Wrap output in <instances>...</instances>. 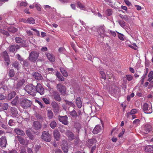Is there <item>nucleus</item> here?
I'll use <instances>...</instances> for the list:
<instances>
[{
  "label": "nucleus",
  "instance_id": "34",
  "mask_svg": "<svg viewBox=\"0 0 153 153\" xmlns=\"http://www.w3.org/2000/svg\"><path fill=\"white\" fill-rule=\"evenodd\" d=\"M27 23L34 24L35 23V20L32 17L28 18L27 19Z\"/></svg>",
  "mask_w": 153,
  "mask_h": 153
},
{
  "label": "nucleus",
  "instance_id": "50",
  "mask_svg": "<svg viewBox=\"0 0 153 153\" xmlns=\"http://www.w3.org/2000/svg\"><path fill=\"white\" fill-rule=\"evenodd\" d=\"M8 124L10 126H12L14 125L15 123L13 120H10L9 121Z\"/></svg>",
  "mask_w": 153,
  "mask_h": 153
},
{
  "label": "nucleus",
  "instance_id": "51",
  "mask_svg": "<svg viewBox=\"0 0 153 153\" xmlns=\"http://www.w3.org/2000/svg\"><path fill=\"white\" fill-rule=\"evenodd\" d=\"M100 74L101 75L102 78L103 79H106V75L105 73L103 71H101Z\"/></svg>",
  "mask_w": 153,
  "mask_h": 153
},
{
  "label": "nucleus",
  "instance_id": "26",
  "mask_svg": "<svg viewBox=\"0 0 153 153\" xmlns=\"http://www.w3.org/2000/svg\"><path fill=\"white\" fill-rule=\"evenodd\" d=\"M25 81L23 79H19L17 84V87H21L25 83Z\"/></svg>",
  "mask_w": 153,
  "mask_h": 153
},
{
  "label": "nucleus",
  "instance_id": "18",
  "mask_svg": "<svg viewBox=\"0 0 153 153\" xmlns=\"http://www.w3.org/2000/svg\"><path fill=\"white\" fill-rule=\"evenodd\" d=\"M53 134L55 139L58 141L59 139L60 135L59 132L57 130H55L53 132Z\"/></svg>",
  "mask_w": 153,
  "mask_h": 153
},
{
  "label": "nucleus",
  "instance_id": "35",
  "mask_svg": "<svg viewBox=\"0 0 153 153\" xmlns=\"http://www.w3.org/2000/svg\"><path fill=\"white\" fill-rule=\"evenodd\" d=\"M47 115L50 119H51L53 117V113L51 110L47 111Z\"/></svg>",
  "mask_w": 153,
  "mask_h": 153
},
{
  "label": "nucleus",
  "instance_id": "41",
  "mask_svg": "<svg viewBox=\"0 0 153 153\" xmlns=\"http://www.w3.org/2000/svg\"><path fill=\"white\" fill-rule=\"evenodd\" d=\"M14 70L13 69H10L9 73V75L10 77H13L15 75Z\"/></svg>",
  "mask_w": 153,
  "mask_h": 153
},
{
  "label": "nucleus",
  "instance_id": "39",
  "mask_svg": "<svg viewBox=\"0 0 153 153\" xmlns=\"http://www.w3.org/2000/svg\"><path fill=\"white\" fill-rule=\"evenodd\" d=\"M16 95L15 92L13 91L11 92L8 94V98L10 99H12Z\"/></svg>",
  "mask_w": 153,
  "mask_h": 153
},
{
  "label": "nucleus",
  "instance_id": "23",
  "mask_svg": "<svg viewBox=\"0 0 153 153\" xmlns=\"http://www.w3.org/2000/svg\"><path fill=\"white\" fill-rule=\"evenodd\" d=\"M77 8L80 9L81 10H86L85 5L83 4L80 1H78L77 2Z\"/></svg>",
  "mask_w": 153,
  "mask_h": 153
},
{
  "label": "nucleus",
  "instance_id": "45",
  "mask_svg": "<svg viewBox=\"0 0 153 153\" xmlns=\"http://www.w3.org/2000/svg\"><path fill=\"white\" fill-rule=\"evenodd\" d=\"M128 46L131 48L135 50H136L137 49V46L135 43H133L132 45H128Z\"/></svg>",
  "mask_w": 153,
  "mask_h": 153
},
{
  "label": "nucleus",
  "instance_id": "57",
  "mask_svg": "<svg viewBox=\"0 0 153 153\" xmlns=\"http://www.w3.org/2000/svg\"><path fill=\"white\" fill-rule=\"evenodd\" d=\"M106 12L107 15L108 16L111 15L112 13L111 10L110 9H108L106 11Z\"/></svg>",
  "mask_w": 153,
  "mask_h": 153
},
{
  "label": "nucleus",
  "instance_id": "7",
  "mask_svg": "<svg viewBox=\"0 0 153 153\" xmlns=\"http://www.w3.org/2000/svg\"><path fill=\"white\" fill-rule=\"evenodd\" d=\"M7 144L6 138L5 136L1 137L0 138V146L2 148L6 147Z\"/></svg>",
  "mask_w": 153,
  "mask_h": 153
},
{
  "label": "nucleus",
  "instance_id": "31",
  "mask_svg": "<svg viewBox=\"0 0 153 153\" xmlns=\"http://www.w3.org/2000/svg\"><path fill=\"white\" fill-rule=\"evenodd\" d=\"M53 97L54 99L56 101H60L61 98L59 95L57 93H55L53 95Z\"/></svg>",
  "mask_w": 153,
  "mask_h": 153
},
{
  "label": "nucleus",
  "instance_id": "14",
  "mask_svg": "<svg viewBox=\"0 0 153 153\" xmlns=\"http://www.w3.org/2000/svg\"><path fill=\"white\" fill-rule=\"evenodd\" d=\"M144 133L147 134L152 130V127L149 124H146L143 128Z\"/></svg>",
  "mask_w": 153,
  "mask_h": 153
},
{
  "label": "nucleus",
  "instance_id": "20",
  "mask_svg": "<svg viewBox=\"0 0 153 153\" xmlns=\"http://www.w3.org/2000/svg\"><path fill=\"white\" fill-rule=\"evenodd\" d=\"M105 27L104 25L99 27L98 30V32L100 33V34L101 36H105Z\"/></svg>",
  "mask_w": 153,
  "mask_h": 153
},
{
  "label": "nucleus",
  "instance_id": "54",
  "mask_svg": "<svg viewBox=\"0 0 153 153\" xmlns=\"http://www.w3.org/2000/svg\"><path fill=\"white\" fill-rule=\"evenodd\" d=\"M42 100L46 104H48L50 103V101L48 99L46 98H43Z\"/></svg>",
  "mask_w": 153,
  "mask_h": 153
},
{
  "label": "nucleus",
  "instance_id": "32",
  "mask_svg": "<svg viewBox=\"0 0 153 153\" xmlns=\"http://www.w3.org/2000/svg\"><path fill=\"white\" fill-rule=\"evenodd\" d=\"M96 142V140L94 138L89 139L88 141V144L90 145V146H92L94 143H95Z\"/></svg>",
  "mask_w": 153,
  "mask_h": 153
},
{
  "label": "nucleus",
  "instance_id": "4",
  "mask_svg": "<svg viewBox=\"0 0 153 153\" xmlns=\"http://www.w3.org/2000/svg\"><path fill=\"white\" fill-rule=\"evenodd\" d=\"M42 138L43 140L49 142L51 140V136L49 134L48 131H44L42 133Z\"/></svg>",
  "mask_w": 153,
  "mask_h": 153
},
{
  "label": "nucleus",
  "instance_id": "3",
  "mask_svg": "<svg viewBox=\"0 0 153 153\" xmlns=\"http://www.w3.org/2000/svg\"><path fill=\"white\" fill-rule=\"evenodd\" d=\"M39 56V54L36 52H31L30 54L29 59L30 61H35Z\"/></svg>",
  "mask_w": 153,
  "mask_h": 153
},
{
  "label": "nucleus",
  "instance_id": "28",
  "mask_svg": "<svg viewBox=\"0 0 153 153\" xmlns=\"http://www.w3.org/2000/svg\"><path fill=\"white\" fill-rule=\"evenodd\" d=\"M18 141L20 143L22 144H24L25 143V140L21 136H17L16 137Z\"/></svg>",
  "mask_w": 153,
  "mask_h": 153
},
{
  "label": "nucleus",
  "instance_id": "9",
  "mask_svg": "<svg viewBox=\"0 0 153 153\" xmlns=\"http://www.w3.org/2000/svg\"><path fill=\"white\" fill-rule=\"evenodd\" d=\"M36 91L40 93V94L42 95L44 93V89L42 87L41 85L39 83H38L35 87Z\"/></svg>",
  "mask_w": 153,
  "mask_h": 153
},
{
  "label": "nucleus",
  "instance_id": "17",
  "mask_svg": "<svg viewBox=\"0 0 153 153\" xmlns=\"http://www.w3.org/2000/svg\"><path fill=\"white\" fill-rule=\"evenodd\" d=\"M20 47V46L17 45H11L9 47V51H10L13 52L19 49Z\"/></svg>",
  "mask_w": 153,
  "mask_h": 153
},
{
  "label": "nucleus",
  "instance_id": "33",
  "mask_svg": "<svg viewBox=\"0 0 153 153\" xmlns=\"http://www.w3.org/2000/svg\"><path fill=\"white\" fill-rule=\"evenodd\" d=\"M10 110L12 114L14 115H16L18 113L16 108L15 107H11Z\"/></svg>",
  "mask_w": 153,
  "mask_h": 153
},
{
  "label": "nucleus",
  "instance_id": "56",
  "mask_svg": "<svg viewBox=\"0 0 153 153\" xmlns=\"http://www.w3.org/2000/svg\"><path fill=\"white\" fill-rule=\"evenodd\" d=\"M35 7L36 8L37 10L39 11H40L41 10V8L40 5L38 4H36L35 5Z\"/></svg>",
  "mask_w": 153,
  "mask_h": 153
},
{
  "label": "nucleus",
  "instance_id": "38",
  "mask_svg": "<svg viewBox=\"0 0 153 153\" xmlns=\"http://www.w3.org/2000/svg\"><path fill=\"white\" fill-rule=\"evenodd\" d=\"M8 30L9 31L11 32L12 33H14L17 31V29L14 27H11L8 29Z\"/></svg>",
  "mask_w": 153,
  "mask_h": 153
},
{
  "label": "nucleus",
  "instance_id": "60",
  "mask_svg": "<svg viewBox=\"0 0 153 153\" xmlns=\"http://www.w3.org/2000/svg\"><path fill=\"white\" fill-rule=\"evenodd\" d=\"M26 133L27 135L29 137H30L32 135L31 133L29 130H27L26 131Z\"/></svg>",
  "mask_w": 153,
  "mask_h": 153
},
{
  "label": "nucleus",
  "instance_id": "10",
  "mask_svg": "<svg viewBox=\"0 0 153 153\" xmlns=\"http://www.w3.org/2000/svg\"><path fill=\"white\" fill-rule=\"evenodd\" d=\"M15 39L16 42L17 43H21V45L20 47H25L26 46L25 44V41L23 39L20 37H16L15 38Z\"/></svg>",
  "mask_w": 153,
  "mask_h": 153
},
{
  "label": "nucleus",
  "instance_id": "48",
  "mask_svg": "<svg viewBox=\"0 0 153 153\" xmlns=\"http://www.w3.org/2000/svg\"><path fill=\"white\" fill-rule=\"evenodd\" d=\"M8 108V105L7 103H5L3 105L2 108L4 110H7Z\"/></svg>",
  "mask_w": 153,
  "mask_h": 153
},
{
  "label": "nucleus",
  "instance_id": "1",
  "mask_svg": "<svg viewBox=\"0 0 153 153\" xmlns=\"http://www.w3.org/2000/svg\"><path fill=\"white\" fill-rule=\"evenodd\" d=\"M25 90L29 94L34 95L36 93L35 87L31 84L26 85L25 88Z\"/></svg>",
  "mask_w": 153,
  "mask_h": 153
},
{
  "label": "nucleus",
  "instance_id": "6",
  "mask_svg": "<svg viewBox=\"0 0 153 153\" xmlns=\"http://www.w3.org/2000/svg\"><path fill=\"white\" fill-rule=\"evenodd\" d=\"M143 108L144 113L146 114H149L152 112V106L149 107L148 104L146 103L144 104Z\"/></svg>",
  "mask_w": 153,
  "mask_h": 153
},
{
  "label": "nucleus",
  "instance_id": "30",
  "mask_svg": "<svg viewBox=\"0 0 153 153\" xmlns=\"http://www.w3.org/2000/svg\"><path fill=\"white\" fill-rule=\"evenodd\" d=\"M12 66L18 70H19L20 68L19 63L17 61H15L13 63Z\"/></svg>",
  "mask_w": 153,
  "mask_h": 153
},
{
  "label": "nucleus",
  "instance_id": "11",
  "mask_svg": "<svg viewBox=\"0 0 153 153\" xmlns=\"http://www.w3.org/2000/svg\"><path fill=\"white\" fill-rule=\"evenodd\" d=\"M116 88H117V87H116L113 85L110 86L108 85L106 86V90L111 93H115L117 92Z\"/></svg>",
  "mask_w": 153,
  "mask_h": 153
},
{
  "label": "nucleus",
  "instance_id": "49",
  "mask_svg": "<svg viewBox=\"0 0 153 153\" xmlns=\"http://www.w3.org/2000/svg\"><path fill=\"white\" fill-rule=\"evenodd\" d=\"M117 33L119 34L118 35L119 38L121 40H124V38L123 37L124 36L122 34L119 33V32H117Z\"/></svg>",
  "mask_w": 153,
  "mask_h": 153
},
{
  "label": "nucleus",
  "instance_id": "58",
  "mask_svg": "<svg viewBox=\"0 0 153 153\" xmlns=\"http://www.w3.org/2000/svg\"><path fill=\"white\" fill-rule=\"evenodd\" d=\"M125 131V130L124 129H122V132H121L119 134V135H118L119 137H121L123 136V135L124 134V133Z\"/></svg>",
  "mask_w": 153,
  "mask_h": 153
},
{
  "label": "nucleus",
  "instance_id": "21",
  "mask_svg": "<svg viewBox=\"0 0 153 153\" xmlns=\"http://www.w3.org/2000/svg\"><path fill=\"white\" fill-rule=\"evenodd\" d=\"M76 103L78 108H80L82 107V102L80 97H78L76 99Z\"/></svg>",
  "mask_w": 153,
  "mask_h": 153
},
{
  "label": "nucleus",
  "instance_id": "52",
  "mask_svg": "<svg viewBox=\"0 0 153 153\" xmlns=\"http://www.w3.org/2000/svg\"><path fill=\"white\" fill-rule=\"evenodd\" d=\"M146 76L143 75L141 77V79L140 80V82L141 84H143L144 82V80L146 77Z\"/></svg>",
  "mask_w": 153,
  "mask_h": 153
},
{
  "label": "nucleus",
  "instance_id": "24",
  "mask_svg": "<svg viewBox=\"0 0 153 153\" xmlns=\"http://www.w3.org/2000/svg\"><path fill=\"white\" fill-rule=\"evenodd\" d=\"M60 70L63 76L65 77H67L68 76V74L66 68L65 67H61L60 68Z\"/></svg>",
  "mask_w": 153,
  "mask_h": 153
},
{
  "label": "nucleus",
  "instance_id": "25",
  "mask_svg": "<svg viewBox=\"0 0 153 153\" xmlns=\"http://www.w3.org/2000/svg\"><path fill=\"white\" fill-rule=\"evenodd\" d=\"M33 126L35 129L38 130L41 128L42 125L38 121H35L33 122Z\"/></svg>",
  "mask_w": 153,
  "mask_h": 153
},
{
  "label": "nucleus",
  "instance_id": "47",
  "mask_svg": "<svg viewBox=\"0 0 153 153\" xmlns=\"http://www.w3.org/2000/svg\"><path fill=\"white\" fill-rule=\"evenodd\" d=\"M119 24L122 27H124L125 26V22L123 20H120L119 22Z\"/></svg>",
  "mask_w": 153,
  "mask_h": 153
},
{
  "label": "nucleus",
  "instance_id": "42",
  "mask_svg": "<svg viewBox=\"0 0 153 153\" xmlns=\"http://www.w3.org/2000/svg\"><path fill=\"white\" fill-rule=\"evenodd\" d=\"M44 8L46 10H47L48 9H51L52 10H55V11H56V9H55L54 7L52 8L50 6L48 5H45L44 7Z\"/></svg>",
  "mask_w": 153,
  "mask_h": 153
},
{
  "label": "nucleus",
  "instance_id": "37",
  "mask_svg": "<svg viewBox=\"0 0 153 153\" xmlns=\"http://www.w3.org/2000/svg\"><path fill=\"white\" fill-rule=\"evenodd\" d=\"M18 98L17 97H16L15 99L11 102V104L13 105L16 106L18 101Z\"/></svg>",
  "mask_w": 153,
  "mask_h": 153
},
{
  "label": "nucleus",
  "instance_id": "27",
  "mask_svg": "<svg viewBox=\"0 0 153 153\" xmlns=\"http://www.w3.org/2000/svg\"><path fill=\"white\" fill-rule=\"evenodd\" d=\"M33 76L36 79L38 80H41L42 78L41 75L38 73H35L33 75Z\"/></svg>",
  "mask_w": 153,
  "mask_h": 153
},
{
  "label": "nucleus",
  "instance_id": "22",
  "mask_svg": "<svg viewBox=\"0 0 153 153\" xmlns=\"http://www.w3.org/2000/svg\"><path fill=\"white\" fill-rule=\"evenodd\" d=\"M101 130V128L100 126L99 125H97L94 128L93 132L95 134H96L100 132Z\"/></svg>",
  "mask_w": 153,
  "mask_h": 153
},
{
  "label": "nucleus",
  "instance_id": "55",
  "mask_svg": "<svg viewBox=\"0 0 153 153\" xmlns=\"http://www.w3.org/2000/svg\"><path fill=\"white\" fill-rule=\"evenodd\" d=\"M140 123V120L138 119H135L133 122L134 124H135L136 126L138 125Z\"/></svg>",
  "mask_w": 153,
  "mask_h": 153
},
{
  "label": "nucleus",
  "instance_id": "29",
  "mask_svg": "<svg viewBox=\"0 0 153 153\" xmlns=\"http://www.w3.org/2000/svg\"><path fill=\"white\" fill-rule=\"evenodd\" d=\"M15 132L17 134L21 135H23L25 134V132L22 130L19 129H16L15 130Z\"/></svg>",
  "mask_w": 153,
  "mask_h": 153
},
{
  "label": "nucleus",
  "instance_id": "15",
  "mask_svg": "<svg viewBox=\"0 0 153 153\" xmlns=\"http://www.w3.org/2000/svg\"><path fill=\"white\" fill-rule=\"evenodd\" d=\"M48 59L51 62H54L55 61V58L54 55L52 54L46 53H45Z\"/></svg>",
  "mask_w": 153,
  "mask_h": 153
},
{
  "label": "nucleus",
  "instance_id": "63",
  "mask_svg": "<svg viewBox=\"0 0 153 153\" xmlns=\"http://www.w3.org/2000/svg\"><path fill=\"white\" fill-rule=\"evenodd\" d=\"M20 21L24 23H27V19H25L22 18L20 20Z\"/></svg>",
  "mask_w": 153,
  "mask_h": 153
},
{
  "label": "nucleus",
  "instance_id": "13",
  "mask_svg": "<svg viewBox=\"0 0 153 153\" xmlns=\"http://www.w3.org/2000/svg\"><path fill=\"white\" fill-rule=\"evenodd\" d=\"M3 55L4 57V61L6 62L7 65H8L10 64V60L9 56L6 51H4L3 52Z\"/></svg>",
  "mask_w": 153,
  "mask_h": 153
},
{
  "label": "nucleus",
  "instance_id": "2",
  "mask_svg": "<svg viewBox=\"0 0 153 153\" xmlns=\"http://www.w3.org/2000/svg\"><path fill=\"white\" fill-rule=\"evenodd\" d=\"M31 104V101L27 99L23 100L21 102V106L25 108L30 107Z\"/></svg>",
  "mask_w": 153,
  "mask_h": 153
},
{
  "label": "nucleus",
  "instance_id": "40",
  "mask_svg": "<svg viewBox=\"0 0 153 153\" xmlns=\"http://www.w3.org/2000/svg\"><path fill=\"white\" fill-rule=\"evenodd\" d=\"M70 114L71 115L75 117H77L78 116L76 111L74 110L70 112Z\"/></svg>",
  "mask_w": 153,
  "mask_h": 153
},
{
  "label": "nucleus",
  "instance_id": "36",
  "mask_svg": "<svg viewBox=\"0 0 153 153\" xmlns=\"http://www.w3.org/2000/svg\"><path fill=\"white\" fill-rule=\"evenodd\" d=\"M57 126V124L55 121H53L51 122L50 124V126L53 129L54 128Z\"/></svg>",
  "mask_w": 153,
  "mask_h": 153
},
{
  "label": "nucleus",
  "instance_id": "16",
  "mask_svg": "<svg viewBox=\"0 0 153 153\" xmlns=\"http://www.w3.org/2000/svg\"><path fill=\"white\" fill-rule=\"evenodd\" d=\"M66 134L70 140H72L74 138V136L73 133L69 130L66 131Z\"/></svg>",
  "mask_w": 153,
  "mask_h": 153
},
{
  "label": "nucleus",
  "instance_id": "62",
  "mask_svg": "<svg viewBox=\"0 0 153 153\" xmlns=\"http://www.w3.org/2000/svg\"><path fill=\"white\" fill-rule=\"evenodd\" d=\"M58 51L60 53H63L65 51V49L61 47L59 48Z\"/></svg>",
  "mask_w": 153,
  "mask_h": 153
},
{
  "label": "nucleus",
  "instance_id": "59",
  "mask_svg": "<svg viewBox=\"0 0 153 153\" xmlns=\"http://www.w3.org/2000/svg\"><path fill=\"white\" fill-rule=\"evenodd\" d=\"M36 102H37L38 104H39V105H40V108H42L44 107V106H43L42 104V102H41L37 100H36Z\"/></svg>",
  "mask_w": 153,
  "mask_h": 153
},
{
  "label": "nucleus",
  "instance_id": "8",
  "mask_svg": "<svg viewBox=\"0 0 153 153\" xmlns=\"http://www.w3.org/2000/svg\"><path fill=\"white\" fill-rule=\"evenodd\" d=\"M57 89L62 94H64L66 93V88L65 87L60 83L57 84L56 86Z\"/></svg>",
  "mask_w": 153,
  "mask_h": 153
},
{
  "label": "nucleus",
  "instance_id": "44",
  "mask_svg": "<svg viewBox=\"0 0 153 153\" xmlns=\"http://www.w3.org/2000/svg\"><path fill=\"white\" fill-rule=\"evenodd\" d=\"M126 77L127 80L129 81L132 80L133 78V76L130 74L126 75Z\"/></svg>",
  "mask_w": 153,
  "mask_h": 153
},
{
  "label": "nucleus",
  "instance_id": "5",
  "mask_svg": "<svg viewBox=\"0 0 153 153\" xmlns=\"http://www.w3.org/2000/svg\"><path fill=\"white\" fill-rule=\"evenodd\" d=\"M58 120L59 121L65 125H67L68 124V118L66 115L65 116H59Z\"/></svg>",
  "mask_w": 153,
  "mask_h": 153
},
{
  "label": "nucleus",
  "instance_id": "64",
  "mask_svg": "<svg viewBox=\"0 0 153 153\" xmlns=\"http://www.w3.org/2000/svg\"><path fill=\"white\" fill-rule=\"evenodd\" d=\"M148 77H153V71H151L149 74L148 75Z\"/></svg>",
  "mask_w": 153,
  "mask_h": 153
},
{
  "label": "nucleus",
  "instance_id": "61",
  "mask_svg": "<svg viewBox=\"0 0 153 153\" xmlns=\"http://www.w3.org/2000/svg\"><path fill=\"white\" fill-rule=\"evenodd\" d=\"M27 5V3L25 2H22L20 3V5L21 6H23L24 7L26 6Z\"/></svg>",
  "mask_w": 153,
  "mask_h": 153
},
{
  "label": "nucleus",
  "instance_id": "19",
  "mask_svg": "<svg viewBox=\"0 0 153 153\" xmlns=\"http://www.w3.org/2000/svg\"><path fill=\"white\" fill-rule=\"evenodd\" d=\"M52 108H53L54 111L57 113L59 111V108L57 104L55 102H53L51 103Z\"/></svg>",
  "mask_w": 153,
  "mask_h": 153
},
{
  "label": "nucleus",
  "instance_id": "46",
  "mask_svg": "<svg viewBox=\"0 0 153 153\" xmlns=\"http://www.w3.org/2000/svg\"><path fill=\"white\" fill-rule=\"evenodd\" d=\"M0 33H1L3 34H5L7 36H8L9 33L7 31H5L3 29H0Z\"/></svg>",
  "mask_w": 153,
  "mask_h": 153
},
{
  "label": "nucleus",
  "instance_id": "53",
  "mask_svg": "<svg viewBox=\"0 0 153 153\" xmlns=\"http://www.w3.org/2000/svg\"><path fill=\"white\" fill-rule=\"evenodd\" d=\"M137 112V110L136 109H133L130 111L131 114L133 115L136 114Z\"/></svg>",
  "mask_w": 153,
  "mask_h": 153
},
{
  "label": "nucleus",
  "instance_id": "43",
  "mask_svg": "<svg viewBox=\"0 0 153 153\" xmlns=\"http://www.w3.org/2000/svg\"><path fill=\"white\" fill-rule=\"evenodd\" d=\"M66 104L68 105H69L72 107H74L75 106L74 103L71 102H70L67 100L65 101Z\"/></svg>",
  "mask_w": 153,
  "mask_h": 153
},
{
  "label": "nucleus",
  "instance_id": "12",
  "mask_svg": "<svg viewBox=\"0 0 153 153\" xmlns=\"http://www.w3.org/2000/svg\"><path fill=\"white\" fill-rule=\"evenodd\" d=\"M61 146L64 153H68V146L66 142L64 141H62Z\"/></svg>",
  "mask_w": 153,
  "mask_h": 153
}]
</instances>
